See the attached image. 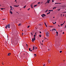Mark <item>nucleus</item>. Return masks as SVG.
Returning a JSON list of instances; mask_svg holds the SVG:
<instances>
[{
	"instance_id": "nucleus-1",
	"label": "nucleus",
	"mask_w": 66,
	"mask_h": 66,
	"mask_svg": "<svg viewBox=\"0 0 66 66\" xmlns=\"http://www.w3.org/2000/svg\"><path fill=\"white\" fill-rule=\"evenodd\" d=\"M46 36L47 37H49V32H46Z\"/></svg>"
},
{
	"instance_id": "nucleus-60",
	"label": "nucleus",
	"mask_w": 66,
	"mask_h": 66,
	"mask_svg": "<svg viewBox=\"0 0 66 66\" xmlns=\"http://www.w3.org/2000/svg\"><path fill=\"white\" fill-rule=\"evenodd\" d=\"M45 39H47V38H45Z\"/></svg>"
},
{
	"instance_id": "nucleus-16",
	"label": "nucleus",
	"mask_w": 66,
	"mask_h": 66,
	"mask_svg": "<svg viewBox=\"0 0 66 66\" xmlns=\"http://www.w3.org/2000/svg\"><path fill=\"white\" fill-rule=\"evenodd\" d=\"M11 55V53H9L8 54V55Z\"/></svg>"
},
{
	"instance_id": "nucleus-5",
	"label": "nucleus",
	"mask_w": 66,
	"mask_h": 66,
	"mask_svg": "<svg viewBox=\"0 0 66 66\" xmlns=\"http://www.w3.org/2000/svg\"><path fill=\"white\" fill-rule=\"evenodd\" d=\"M33 3H31V5H30V6H31V8H32V9H33Z\"/></svg>"
},
{
	"instance_id": "nucleus-57",
	"label": "nucleus",
	"mask_w": 66,
	"mask_h": 66,
	"mask_svg": "<svg viewBox=\"0 0 66 66\" xmlns=\"http://www.w3.org/2000/svg\"><path fill=\"white\" fill-rule=\"evenodd\" d=\"M32 50H31L30 51H32Z\"/></svg>"
},
{
	"instance_id": "nucleus-20",
	"label": "nucleus",
	"mask_w": 66,
	"mask_h": 66,
	"mask_svg": "<svg viewBox=\"0 0 66 66\" xmlns=\"http://www.w3.org/2000/svg\"><path fill=\"white\" fill-rule=\"evenodd\" d=\"M56 33L57 34V35H58V32H56Z\"/></svg>"
},
{
	"instance_id": "nucleus-55",
	"label": "nucleus",
	"mask_w": 66,
	"mask_h": 66,
	"mask_svg": "<svg viewBox=\"0 0 66 66\" xmlns=\"http://www.w3.org/2000/svg\"><path fill=\"white\" fill-rule=\"evenodd\" d=\"M53 34H53V32H52Z\"/></svg>"
},
{
	"instance_id": "nucleus-2",
	"label": "nucleus",
	"mask_w": 66,
	"mask_h": 66,
	"mask_svg": "<svg viewBox=\"0 0 66 66\" xmlns=\"http://www.w3.org/2000/svg\"><path fill=\"white\" fill-rule=\"evenodd\" d=\"M50 0H47V2L46 3H48V4H49L50 3Z\"/></svg>"
},
{
	"instance_id": "nucleus-24",
	"label": "nucleus",
	"mask_w": 66,
	"mask_h": 66,
	"mask_svg": "<svg viewBox=\"0 0 66 66\" xmlns=\"http://www.w3.org/2000/svg\"><path fill=\"white\" fill-rule=\"evenodd\" d=\"M35 36H36L35 35H34V38H35Z\"/></svg>"
},
{
	"instance_id": "nucleus-49",
	"label": "nucleus",
	"mask_w": 66,
	"mask_h": 66,
	"mask_svg": "<svg viewBox=\"0 0 66 66\" xmlns=\"http://www.w3.org/2000/svg\"><path fill=\"white\" fill-rule=\"evenodd\" d=\"M2 20H5V19H2Z\"/></svg>"
},
{
	"instance_id": "nucleus-45",
	"label": "nucleus",
	"mask_w": 66,
	"mask_h": 66,
	"mask_svg": "<svg viewBox=\"0 0 66 66\" xmlns=\"http://www.w3.org/2000/svg\"><path fill=\"white\" fill-rule=\"evenodd\" d=\"M52 23H53V24H55L54 23V22H52Z\"/></svg>"
},
{
	"instance_id": "nucleus-27",
	"label": "nucleus",
	"mask_w": 66,
	"mask_h": 66,
	"mask_svg": "<svg viewBox=\"0 0 66 66\" xmlns=\"http://www.w3.org/2000/svg\"><path fill=\"white\" fill-rule=\"evenodd\" d=\"M40 2H38V4H40Z\"/></svg>"
},
{
	"instance_id": "nucleus-21",
	"label": "nucleus",
	"mask_w": 66,
	"mask_h": 66,
	"mask_svg": "<svg viewBox=\"0 0 66 66\" xmlns=\"http://www.w3.org/2000/svg\"><path fill=\"white\" fill-rule=\"evenodd\" d=\"M20 25H21V23H20L18 25L19 26H20Z\"/></svg>"
},
{
	"instance_id": "nucleus-12",
	"label": "nucleus",
	"mask_w": 66,
	"mask_h": 66,
	"mask_svg": "<svg viewBox=\"0 0 66 66\" xmlns=\"http://www.w3.org/2000/svg\"><path fill=\"white\" fill-rule=\"evenodd\" d=\"M50 13V12H49L48 13H47V15H48V14H49Z\"/></svg>"
},
{
	"instance_id": "nucleus-7",
	"label": "nucleus",
	"mask_w": 66,
	"mask_h": 66,
	"mask_svg": "<svg viewBox=\"0 0 66 66\" xmlns=\"http://www.w3.org/2000/svg\"><path fill=\"white\" fill-rule=\"evenodd\" d=\"M56 29H53L52 30V31H56Z\"/></svg>"
},
{
	"instance_id": "nucleus-33",
	"label": "nucleus",
	"mask_w": 66,
	"mask_h": 66,
	"mask_svg": "<svg viewBox=\"0 0 66 66\" xmlns=\"http://www.w3.org/2000/svg\"><path fill=\"white\" fill-rule=\"evenodd\" d=\"M58 4V3H55V4Z\"/></svg>"
},
{
	"instance_id": "nucleus-35",
	"label": "nucleus",
	"mask_w": 66,
	"mask_h": 66,
	"mask_svg": "<svg viewBox=\"0 0 66 66\" xmlns=\"http://www.w3.org/2000/svg\"><path fill=\"white\" fill-rule=\"evenodd\" d=\"M56 23V22H55V23H54V24H55V23Z\"/></svg>"
},
{
	"instance_id": "nucleus-32",
	"label": "nucleus",
	"mask_w": 66,
	"mask_h": 66,
	"mask_svg": "<svg viewBox=\"0 0 66 66\" xmlns=\"http://www.w3.org/2000/svg\"><path fill=\"white\" fill-rule=\"evenodd\" d=\"M39 36L40 37H41V35H39Z\"/></svg>"
},
{
	"instance_id": "nucleus-53",
	"label": "nucleus",
	"mask_w": 66,
	"mask_h": 66,
	"mask_svg": "<svg viewBox=\"0 0 66 66\" xmlns=\"http://www.w3.org/2000/svg\"><path fill=\"white\" fill-rule=\"evenodd\" d=\"M23 33H22V35H23Z\"/></svg>"
},
{
	"instance_id": "nucleus-17",
	"label": "nucleus",
	"mask_w": 66,
	"mask_h": 66,
	"mask_svg": "<svg viewBox=\"0 0 66 66\" xmlns=\"http://www.w3.org/2000/svg\"><path fill=\"white\" fill-rule=\"evenodd\" d=\"M48 10H46L45 11V12L46 13L48 12Z\"/></svg>"
},
{
	"instance_id": "nucleus-59",
	"label": "nucleus",
	"mask_w": 66,
	"mask_h": 66,
	"mask_svg": "<svg viewBox=\"0 0 66 66\" xmlns=\"http://www.w3.org/2000/svg\"><path fill=\"white\" fill-rule=\"evenodd\" d=\"M65 21H64V23H65Z\"/></svg>"
},
{
	"instance_id": "nucleus-10",
	"label": "nucleus",
	"mask_w": 66,
	"mask_h": 66,
	"mask_svg": "<svg viewBox=\"0 0 66 66\" xmlns=\"http://www.w3.org/2000/svg\"><path fill=\"white\" fill-rule=\"evenodd\" d=\"M14 6H15V7H18V6H19V5L18 6L17 5H14Z\"/></svg>"
},
{
	"instance_id": "nucleus-38",
	"label": "nucleus",
	"mask_w": 66,
	"mask_h": 66,
	"mask_svg": "<svg viewBox=\"0 0 66 66\" xmlns=\"http://www.w3.org/2000/svg\"><path fill=\"white\" fill-rule=\"evenodd\" d=\"M66 28V25H65V28Z\"/></svg>"
},
{
	"instance_id": "nucleus-58",
	"label": "nucleus",
	"mask_w": 66,
	"mask_h": 66,
	"mask_svg": "<svg viewBox=\"0 0 66 66\" xmlns=\"http://www.w3.org/2000/svg\"><path fill=\"white\" fill-rule=\"evenodd\" d=\"M62 14H61V16H62Z\"/></svg>"
},
{
	"instance_id": "nucleus-63",
	"label": "nucleus",
	"mask_w": 66,
	"mask_h": 66,
	"mask_svg": "<svg viewBox=\"0 0 66 66\" xmlns=\"http://www.w3.org/2000/svg\"><path fill=\"white\" fill-rule=\"evenodd\" d=\"M1 5H0V6H1Z\"/></svg>"
},
{
	"instance_id": "nucleus-4",
	"label": "nucleus",
	"mask_w": 66,
	"mask_h": 66,
	"mask_svg": "<svg viewBox=\"0 0 66 66\" xmlns=\"http://www.w3.org/2000/svg\"><path fill=\"white\" fill-rule=\"evenodd\" d=\"M35 38H32V41L33 42H34V41H35Z\"/></svg>"
},
{
	"instance_id": "nucleus-23",
	"label": "nucleus",
	"mask_w": 66,
	"mask_h": 66,
	"mask_svg": "<svg viewBox=\"0 0 66 66\" xmlns=\"http://www.w3.org/2000/svg\"><path fill=\"white\" fill-rule=\"evenodd\" d=\"M10 7L11 8V9H12V6H10Z\"/></svg>"
},
{
	"instance_id": "nucleus-34",
	"label": "nucleus",
	"mask_w": 66,
	"mask_h": 66,
	"mask_svg": "<svg viewBox=\"0 0 66 66\" xmlns=\"http://www.w3.org/2000/svg\"><path fill=\"white\" fill-rule=\"evenodd\" d=\"M52 2H54V0H52Z\"/></svg>"
},
{
	"instance_id": "nucleus-43",
	"label": "nucleus",
	"mask_w": 66,
	"mask_h": 66,
	"mask_svg": "<svg viewBox=\"0 0 66 66\" xmlns=\"http://www.w3.org/2000/svg\"><path fill=\"white\" fill-rule=\"evenodd\" d=\"M37 49V47H36V48H35V49Z\"/></svg>"
},
{
	"instance_id": "nucleus-29",
	"label": "nucleus",
	"mask_w": 66,
	"mask_h": 66,
	"mask_svg": "<svg viewBox=\"0 0 66 66\" xmlns=\"http://www.w3.org/2000/svg\"><path fill=\"white\" fill-rule=\"evenodd\" d=\"M34 55H35V56H36V54H34Z\"/></svg>"
},
{
	"instance_id": "nucleus-11",
	"label": "nucleus",
	"mask_w": 66,
	"mask_h": 66,
	"mask_svg": "<svg viewBox=\"0 0 66 66\" xmlns=\"http://www.w3.org/2000/svg\"><path fill=\"white\" fill-rule=\"evenodd\" d=\"M10 13H11V14H13V12H12L11 11H10Z\"/></svg>"
},
{
	"instance_id": "nucleus-39",
	"label": "nucleus",
	"mask_w": 66,
	"mask_h": 66,
	"mask_svg": "<svg viewBox=\"0 0 66 66\" xmlns=\"http://www.w3.org/2000/svg\"><path fill=\"white\" fill-rule=\"evenodd\" d=\"M58 3V4H62V3Z\"/></svg>"
},
{
	"instance_id": "nucleus-8",
	"label": "nucleus",
	"mask_w": 66,
	"mask_h": 66,
	"mask_svg": "<svg viewBox=\"0 0 66 66\" xmlns=\"http://www.w3.org/2000/svg\"><path fill=\"white\" fill-rule=\"evenodd\" d=\"M44 24L46 27H47V24H46V22L44 23Z\"/></svg>"
},
{
	"instance_id": "nucleus-47",
	"label": "nucleus",
	"mask_w": 66,
	"mask_h": 66,
	"mask_svg": "<svg viewBox=\"0 0 66 66\" xmlns=\"http://www.w3.org/2000/svg\"><path fill=\"white\" fill-rule=\"evenodd\" d=\"M62 34H64V32H63L62 33Z\"/></svg>"
},
{
	"instance_id": "nucleus-14",
	"label": "nucleus",
	"mask_w": 66,
	"mask_h": 66,
	"mask_svg": "<svg viewBox=\"0 0 66 66\" xmlns=\"http://www.w3.org/2000/svg\"><path fill=\"white\" fill-rule=\"evenodd\" d=\"M32 50H34V47L33 46V48L32 49Z\"/></svg>"
},
{
	"instance_id": "nucleus-3",
	"label": "nucleus",
	"mask_w": 66,
	"mask_h": 66,
	"mask_svg": "<svg viewBox=\"0 0 66 66\" xmlns=\"http://www.w3.org/2000/svg\"><path fill=\"white\" fill-rule=\"evenodd\" d=\"M42 16V17H44V16H46V15L45 14H43L41 15Z\"/></svg>"
},
{
	"instance_id": "nucleus-13",
	"label": "nucleus",
	"mask_w": 66,
	"mask_h": 66,
	"mask_svg": "<svg viewBox=\"0 0 66 66\" xmlns=\"http://www.w3.org/2000/svg\"><path fill=\"white\" fill-rule=\"evenodd\" d=\"M7 27H8L7 26H6L5 27V28H6V29H7Z\"/></svg>"
},
{
	"instance_id": "nucleus-28",
	"label": "nucleus",
	"mask_w": 66,
	"mask_h": 66,
	"mask_svg": "<svg viewBox=\"0 0 66 66\" xmlns=\"http://www.w3.org/2000/svg\"><path fill=\"white\" fill-rule=\"evenodd\" d=\"M63 24H61V26H63Z\"/></svg>"
},
{
	"instance_id": "nucleus-50",
	"label": "nucleus",
	"mask_w": 66,
	"mask_h": 66,
	"mask_svg": "<svg viewBox=\"0 0 66 66\" xmlns=\"http://www.w3.org/2000/svg\"><path fill=\"white\" fill-rule=\"evenodd\" d=\"M44 66H45V64H44Z\"/></svg>"
},
{
	"instance_id": "nucleus-19",
	"label": "nucleus",
	"mask_w": 66,
	"mask_h": 66,
	"mask_svg": "<svg viewBox=\"0 0 66 66\" xmlns=\"http://www.w3.org/2000/svg\"><path fill=\"white\" fill-rule=\"evenodd\" d=\"M56 7H54L53 9V10L54 9H56Z\"/></svg>"
},
{
	"instance_id": "nucleus-18",
	"label": "nucleus",
	"mask_w": 66,
	"mask_h": 66,
	"mask_svg": "<svg viewBox=\"0 0 66 66\" xmlns=\"http://www.w3.org/2000/svg\"><path fill=\"white\" fill-rule=\"evenodd\" d=\"M48 63H50V60H48Z\"/></svg>"
},
{
	"instance_id": "nucleus-51",
	"label": "nucleus",
	"mask_w": 66,
	"mask_h": 66,
	"mask_svg": "<svg viewBox=\"0 0 66 66\" xmlns=\"http://www.w3.org/2000/svg\"><path fill=\"white\" fill-rule=\"evenodd\" d=\"M64 23H63V24H64Z\"/></svg>"
},
{
	"instance_id": "nucleus-54",
	"label": "nucleus",
	"mask_w": 66,
	"mask_h": 66,
	"mask_svg": "<svg viewBox=\"0 0 66 66\" xmlns=\"http://www.w3.org/2000/svg\"><path fill=\"white\" fill-rule=\"evenodd\" d=\"M43 3V2H41V3H42H42Z\"/></svg>"
},
{
	"instance_id": "nucleus-36",
	"label": "nucleus",
	"mask_w": 66,
	"mask_h": 66,
	"mask_svg": "<svg viewBox=\"0 0 66 66\" xmlns=\"http://www.w3.org/2000/svg\"><path fill=\"white\" fill-rule=\"evenodd\" d=\"M66 13V12H63V13Z\"/></svg>"
},
{
	"instance_id": "nucleus-6",
	"label": "nucleus",
	"mask_w": 66,
	"mask_h": 66,
	"mask_svg": "<svg viewBox=\"0 0 66 66\" xmlns=\"http://www.w3.org/2000/svg\"><path fill=\"white\" fill-rule=\"evenodd\" d=\"M7 26H8V28H10V24H8Z\"/></svg>"
},
{
	"instance_id": "nucleus-52",
	"label": "nucleus",
	"mask_w": 66,
	"mask_h": 66,
	"mask_svg": "<svg viewBox=\"0 0 66 66\" xmlns=\"http://www.w3.org/2000/svg\"><path fill=\"white\" fill-rule=\"evenodd\" d=\"M59 27H60V26H59V25H58Z\"/></svg>"
},
{
	"instance_id": "nucleus-9",
	"label": "nucleus",
	"mask_w": 66,
	"mask_h": 66,
	"mask_svg": "<svg viewBox=\"0 0 66 66\" xmlns=\"http://www.w3.org/2000/svg\"><path fill=\"white\" fill-rule=\"evenodd\" d=\"M50 12H53V10H50L49 11Z\"/></svg>"
},
{
	"instance_id": "nucleus-48",
	"label": "nucleus",
	"mask_w": 66,
	"mask_h": 66,
	"mask_svg": "<svg viewBox=\"0 0 66 66\" xmlns=\"http://www.w3.org/2000/svg\"><path fill=\"white\" fill-rule=\"evenodd\" d=\"M31 34H32V35H33V34H32V33H31Z\"/></svg>"
},
{
	"instance_id": "nucleus-64",
	"label": "nucleus",
	"mask_w": 66,
	"mask_h": 66,
	"mask_svg": "<svg viewBox=\"0 0 66 66\" xmlns=\"http://www.w3.org/2000/svg\"><path fill=\"white\" fill-rule=\"evenodd\" d=\"M15 0V1H17V0Z\"/></svg>"
},
{
	"instance_id": "nucleus-26",
	"label": "nucleus",
	"mask_w": 66,
	"mask_h": 66,
	"mask_svg": "<svg viewBox=\"0 0 66 66\" xmlns=\"http://www.w3.org/2000/svg\"><path fill=\"white\" fill-rule=\"evenodd\" d=\"M60 53H62V51H61L60 52Z\"/></svg>"
},
{
	"instance_id": "nucleus-37",
	"label": "nucleus",
	"mask_w": 66,
	"mask_h": 66,
	"mask_svg": "<svg viewBox=\"0 0 66 66\" xmlns=\"http://www.w3.org/2000/svg\"><path fill=\"white\" fill-rule=\"evenodd\" d=\"M30 9L29 8L28 9V11H29Z\"/></svg>"
},
{
	"instance_id": "nucleus-22",
	"label": "nucleus",
	"mask_w": 66,
	"mask_h": 66,
	"mask_svg": "<svg viewBox=\"0 0 66 66\" xmlns=\"http://www.w3.org/2000/svg\"><path fill=\"white\" fill-rule=\"evenodd\" d=\"M26 7V6H25L24 7H23V8L24 9V8H25Z\"/></svg>"
},
{
	"instance_id": "nucleus-44",
	"label": "nucleus",
	"mask_w": 66,
	"mask_h": 66,
	"mask_svg": "<svg viewBox=\"0 0 66 66\" xmlns=\"http://www.w3.org/2000/svg\"><path fill=\"white\" fill-rule=\"evenodd\" d=\"M60 9H58V10H57L58 11H60Z\"/></svg>"
},
{
	"instance_id": "nucleus-61",
	"label": "nucleus",
	"mask_w": 66,
	"mask_h": 66,
	"mask_svg": "<svg viewBox=\"0 0 66 66\" xmlns=\"http://www.w3.org/2000/svg\"><path fill=\"white\" fill-rule=\"evenodd\" d=\"M63 61H64V62L65 61V60H64Z\"/></svg>"
},
{
	"instance_id": "nucleus-62",
	"label": "nucleus",
	"mask_w": 66,
	"mask_h": 66,
	"mask_svg": "<svg viewBox=\"0 0 66 66\" xmlns=\"http://www.w3.org/2000/svg\"><path fill=\"white\" fill-rule=\"evenodd\" d=\"M36 34V33H35V34Z\"/></svg>"
},
{
	"instance_id": "nucleus-31",
	"label": "nucleus",
	"mask_w": 66,
	"mask_h": 66,
	"mask_svg": "<svg viewBox=\"0 0 66 66\" xmlns=\"http://www.w3.org/2000/svg\"><path fill=\"white\" fill-rule=\"evenodd\" d=\"M30 27V26H28L27 27V28H29V27Z\"/></svg>"
},
{
	"instance_id": "nucleus-30",
	"label": "nucleus",
	"mask_w": 66,
	"mask_h": 66,
	"mask_svg": "<svg viewBox=\"0 0 66 66\" xmlns=\"http://www.w3.org/2000/svg\"><path fill=\"white\" fill-rule=\"evenodd\" d=\"M30 50H31V48H29V51H30Z\"/></svg>"
},
{
	"instance_id": "nucleus-40",
	"label": "nucleus",
	"mask_w": 66,
	"mask_h": 66,
	"mask_svg": "<svg viewBox=\"0 0 66 66\" xmlns=\"http://www.w3.org/2000/svg\"><path fill=\"white\" fill-rule=\"evenodd\" d=\"M26 46H27V47H28V44H26Z\"/></svg>"
},
{
	"instance_id": "nucleus-56",
	"label": "nucleus",
	"mask_w": 66,
	"mask_h": 66,
	"mask_svg": "<svg viewBox=\"0 0 66 66\" xmlns=\"http://www.w3.org/2000/svg\"><path fill=\"white\" fill-rule=\"evenodd\" d=\"M54 18V17H53V18Z\"/></svg>"
},
{
	"instance_id": "nucleus-41",
	"label": "nucleus",
	"mask_w": 66,
	"mask_h": 66,
	"mask_svg": "<svg viewBox=\"0 0 66 66\" xmlns=\"http://www.w3.org/2000/svg\"><path fill=\"white\" fill-rule=\"evenodd\" d=\"M34 3H35V2H34L33 3H32L33 4H34Z\"/></svg>"
},
{
	"instance_id": "nucleus-46",
	"label": "nucleus",
	"mask_w": 66,
	"mask_h": 66,
	"mask_svg": "<svg viewBox=\"0 0 66 66\" xmlns=\"http://www.w3.org/2000/svg\"><path fill=\"white\" fill-rule=\"evenodd\" d=\"M39 33H42V32H41V31H40V32H39Z\"/></svg>"
},
{
	"instance_id": "nucleus-25",
	"label": "nucleus",
	"mask_w": 66,
	"mask_h": 66,
	"mask_svg": "<svg viewBox=\"0 0 66 66\" xmlns=\"http://www.w3.org/2000/svg\"><path fill=\"white\" fill-rule=\"evenodd\" d=\"M1 10H3L4 9V8H1Z\"/></svg>"
},
{
	"instance_id": "nucleus-42",
	"label": "nucleus",
	"mask_w": 66,
	"mask_h": 66,
	"mask_svg": "<svg viewBox=\"0 0 66 66\" xmlns=\"http://www.w3.org/2000/svg\"><path fill=\"white\" fill-rule=\"evenodd\" d=\"M42 43H43V42H44V40H42Z\"/></svg>"
},
{
	"instance_id": "nucleus-15",
	"label": "nucleus",
	"mask_w": 66,
	"mask_h": 66,
	"mask_svg": "<svg viewBox=\"0 0 66 66\" xmlns=\"http://www.w3.org/2000/svg\"><path fill=\"white\" fill-rule=\"evenodd\" d=\"M37 5H35L34 6V7H36V6Z\"/></svg>"
}]
</instances>
